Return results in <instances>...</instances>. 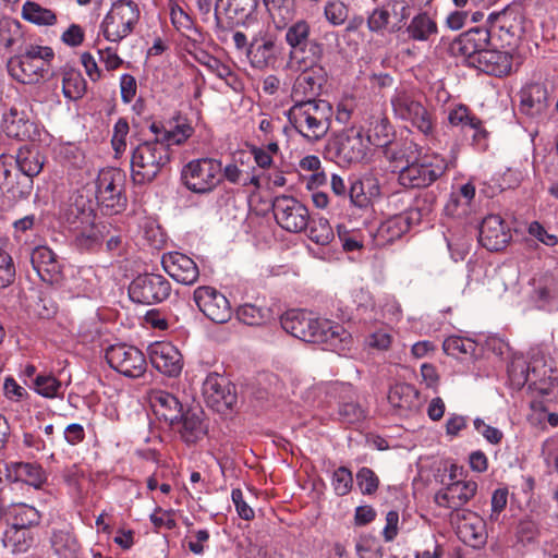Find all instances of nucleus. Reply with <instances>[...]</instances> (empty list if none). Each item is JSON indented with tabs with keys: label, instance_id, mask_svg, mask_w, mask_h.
Instances as JSON below:
<instances>
[{
	"label": "nucleus",
	"instance_id": "obj_1",
	"mask_svg": "<svg viewBox=\"0 0 558 558\" xmlns=\"http://www.w3.org/2000/svg\"><path fill=\"white\" fill-rule=\"evenodd\" d=\"M193 133L187 124H177L174 130L166 131L162 138L138 144L131 156V175L136 184L151 182L170 161V145L184 143Z\"/></svg>",
	"mask_w": 558,
	"mask_h": 558
},
{
	"label": "nucleus",
	"instance_id": "obj_2",
	"mask_svg": "<svg viewBox=\"0 0 558 558\" xmlns=\"http://www.w3.org/2000/svg\"><path fill=\"white\" fill-rule=\"evenodd\" d=\"M280 324L288 333L308 343L336 344L337 341L343 342L351 338L341 325L328 319H318L304 311L287 312L281 316Z\"/></svg>",
	"mask_w": 558,
	"mask_h": 558
},
{
	"label": "nucleus",
	"instance_id": "obj_3",
	"mask_svg": "<svg viewBox=\"0 0 558 558\" xmlns=\"http://www.w3.org/2000/svg\"><path fill=\"white\" fill-rule=\"evenodd\" d=\"M332 116L331 105L322 99L299 100L288 112L290 123L310 143L318 142L326 136L331 126Z\"/></svg>",
	"mask_w": 558,
	"mask_h": 558
},
{
	"label": "nucleus",
	"instance_id": "obj_4",
	"mask_svg": "<svg viewBox=\"0 0 558 558\" xmlns=\"http://www.w3.org/2000/svg\"><path fill=\"white\" fill-rule=\"evenodd\" d=\"M53 58L52 48L28 45L23 52L9 59L8 71L20 83L36 84L49 74Z\"/></svg>",
	"mask_w": 558,
	"mask_h": 558
},
{
	"label": "nucleus",
	"instance_id": "obj_5",
	"mask_svg": "<svg viewBox=\"0 0 558 558\" xmlns=\"http://www.w3.org/2000/svg\"><path fill=\"white\" fill-rule=\"evenodd\" d=\"M124 173L116 168L102 169L95 181V196L107 215H116L126 207Z\"/></svg>",
	"mask_w": 558,
	"mask_h": 558
},
{
	"label": "nucleus",
	"instance_id": "obj_6",
	"mask_svg": "<svg viewBox=\"0 0 558 558\" xmlns=\"http://www.w3.org/2000/svg\"><path fill=\"white\" fill-rule=\"evenodd\" d=\"M398 180L405 187H425L440 178L447 170L444 159L435 158L430 162H417L416 158L408 156L403 160L401 156L397 160Z\"/></svg>",
	"mask_w": 558,
	"mask_h": 558
},
{
	"label": "nucleus",
	"instance_id": "obj_7",
	"mask_svg": "<svg viewBox=\"0 0 558 558\" xmlns=\"http://www.w3.org/2000/svg\"><path fill=\"white\" fill-rule=\"evenodd\" d=\"M140 10L130 0L114 2L101 23L104 37L111 43H119L126 37L137 24Z\"/></svg>",
	"mask_w": 558,
	"mask_h": 558
},
{
	"label": "nucleus",
	"instance_id": "obj_8",
	"mask_svg": "<svg viewBox=\"0 0 558 558\" xmlns=\"http://www.w3.org/2000/svg\"><path fill=\"white\" fill-rule=\"evenodd\" d=\"M221 162L213 158H203L189 162L182 171L184 185L194 193H208L222 180Z\"/></svg>",
	"mask_w": 558,
	"mask_h": 558
},
{
	"label": "nucleus",
	"instance_id": "obj_9",
	"mask_svg": "<svg viewBox=\"0 0 558 558\" xmlns=\"http://www.w3.org/2000/svg\"><path fill=\"white\" fill-rule=\"evenodd\" d=\"M272 211L277 223L289 232H301L308 226L307 208L296 198L288 195L275 197Z\"/></svg>",
	"mask_w": 558,
	"mask_h": 558
},
{
	"label": "nucleus",
	"instance_id": "obj_10",
	"mask_svg": "<svg viewBox=\"0 0 558 558\" xmlns=\"http://www.w3.org/2000/svg\"><path fill=\"white\" fill-rule=\"evenodd\" d=\"M203 396L207 405L219 413L233 409L238 400L235 386L217 373L204 380Z\"/></svg>",
	"mask_w": 558,
	"mask_h": 558
},
{
	"label": "nucleus",
	"instance_id": "obj_11",
	"mask_svg": "<svg viewBox=\"0 0 558 558\" xmlns=\"http://www.w3.org/2000/svg\"><path fill=\"white\" fill-rule=\"evenodd\" d=\"M106 360L109 365L126 377L137 378L146 371L144 354L133 345L114 344L107 349Z\"/></svg>",
	"mask_w": 558,
	"mask_h": 558
},
{
	"label": "nucleus",
	"instance_id": "obj_12",
	"mask_svg": "<svg viewBox=\"0 0 558 558\" xmlns=\"http://www.w3.org/2000/svg\"><path fill=\"white\" fill-rule=\"evenodd\" d=\"M171 291L170 283L161 275L148 274L135 278L129 294L132 301L141 304H155L166 300Z\"/></svg>",
	"mask_w": 558,
	"mask_h": 558
},
{
	"label": "nucleus",
	"instance_id": "obj_13",
	"mask_svg": "<svg viewBox=\"0 0 558 558\" xmlns=\"http://www.w3.org/2000/svg\"><path fill=\"white\" fill-rule=\"evenodd\" d=\"M395 113L402 120L411 122L425 135L432 134L434 123L430 112L413 96L400 93L392 99Z\"/></svg>",
	"mask_w": 558,
	"mask_h": 558
},
{
	"label": "nucleus",
	"instance_id": "obj_14",
	"mask_svg": "<svg viewBox=\"0 0 558 558\" xmlns=\"http://www.w3.org/2000/svg\"><path fill=\"white\" fill-rule=\"evenodd\" d=\"M492 31L485 27L471 28L451 43L450 50L453 56L463 57L473 65L480 52L492 46Z\"/></svg>",
	"mask_w": 558,
	"mask_h": 558
},
{
	"label": "nucleus",
	"instance_id": "obj_15",
	"mask_svg": "<svg viewBox=\"0 0 558 558\" xmlns=\"http://www.w3.org/2000/svg\"><path fill=\"white\" fill-rule=\"evenodd\" d=\"M449 519L464 544L474 548L485 544V522L478 514L471 510L451 511Z\"/></svg>",
	"mask_w": 558,
	"mask_h": 558
},
{
	"label": "nucleus",
	"instance_id": "obj_16",
	"mask_svg": "<svg viewBox=\"0 0 558 558\" xmlns=\"http://www.w3.org/2000/svg\"><path fill=\"white\" fill-rule=\"evenodd\" d=\"M194 301L199 311L217 324L227 323L232 315L228 299L211 287H198L194 291Z\"/></svg>",
	"mask_w": 558,
	"mask_h": 558
},
{
	"label": "nucleus",
	"instance_id": "obj_17",
	"mask_svg": "<svg viewBox=\"0 0 558 558\" xmlns=\"http://www.w3.org/2000/svg\"><path fill=\"white\" fill-rule=\"evenodd\" d=\"M31 263L38 277L48 284H58L63 279L62 264L48 246L39 245L31 253Z\"/></svg>",
	"mask_w": 558,
	"mask_h": 558
},
{
	"label": "nucleus",
	"instance_id": "obj_18",
	"mask_svg": "<svg viewBox=\"0 0 558 558\" xmlns=\"http://www.w3.org/2000/svg\"><path fill=\"white\" fill-rule=\"evenodd\" d=\"M149 359L157 371L169 377L178 376L183 367L182 355L171 342L153 343L149 347Z\"/></svg>",
	"mask_w": 558,
	"mask_h": 558
},
{
	"label": "nucleus",
	"instance_id": "obj_19",
	"mask_svg": "<svg viewBox=\"0 0 558 558\" xmlns=\"http://www.w3.org/2000/svg\"><path fill=\"white\" fill-rule=\"evenodd\" d=\"M511 231L506 221L498 215L485 217L480 227V242L488 251H500L511 240Z\"/></svg>",
	"mask_w": 558,
	"mask_h": 558
},
{
	"label": "nucleus",
	"instance_id": "obj_20",
	"mask_svg": "<svg viewBox=\"0 0 558 558\" xmlns=\"http://www.w3.org/2000/svg\"><path fill=\"white\" fill-rule=\"evenodd\" d=\"M477 490L473 481H456L435 494L434 500L439 507L452 511H462V507L471 500Z\"/></svg>",
	"mask_w": 558,
	"mask_h": 558
},
{
	"label": "nucleus",
	"instance_id": "obj_21",
	"mask_svg": "<svg viewBox=\"0 0 558 558\" xmlns=\"http://www.w3.org/2000/svg\"><path fill=\"white\" fill-rule=\"evenodd\" d=\"M161 263L165 271L182 284H193L199 277V270L195 262L182 253L165 254Z\"/></svg>",
	"mask_w": 558,
	"mask_h": 558
},
{
	"label": "nucleus",
	"instance_id": "obj_22",
	"mask_svg": "<svg viewBox=\"0 0 558 558\" xmlns=\"http://www.w3.org/2000/svg\"><path fill=\"white\" fill-rule=\"evenodd\" d=\"M148 402L154 414L171 426L180 423L183 405L179 399L170 392L163 390H151L148 393Z\"/></svg>",
	"mask_w": 558,
	"mask_h": 558
},
{
	"label": "nucleus",
	"instance_id": "obj_23",
	"mask_svg": "<svg viewBox=\"0 0 558 558\" xmlns=\"http://www.w3.org/2000/svg\"><path fill=\"white\" fill-rule=\"evenodd\" d=\"M10 514L12 517V527L15 530L14 536L19 541V550H26L32 543L31 536L27 539L25 537L26 530L39 523L40 514L36 508L25 504L12 506Z\"/></svg>",
	"mask_w": 558,
	"mask_h": 558
},
{
	"label": "nucleus",
	"instance_id": "obj_24",
	"mask_svg": "<svg viewBox=\"0 0 558 558\" xmlns=\"http://www.w3.org/2000/svg\"><path fill=\"white\" fill-rule=\"evenodd\" d=\"M15 162L25 175L24 190L20 191V196H26L32 189V178L37 175L44 166V158L39 153L38 147L34 145H25L21 147L15 156Z\"/></svg>",
	"mask_w": 558,
	"mask_h": 558
},
{
	"label": "nucleus",
	"instance_id": "obj_25",
	"mask_svg": "<svg viewBox=\"0 0 558 558\" xmlns=\"http://www.w3.org/2000/svg\"><path fill=\"white\" fill-rule=\"evenodd\" d=\"M473 66L495 76H504L511 72L512 56L509 51H501L496 46L480 52Z\"/></svg>",
	"mask_w": 558,
	"mask_h": 558
},
{
	"label": "nucleus",
	"instance_id": "obj_26",
	"mask_svg": "<svg viewBox=\"0 0 558 558\" xmlns=\"http://www.w3.org/2000/svg\"><path fill=\"white\" fill-rule=\"evenodd\" d=\"M492 31V46L512 49L518 39V25L511 22V14L507 11L489 16Z\"/></svg>",
	"mask_w": 558,
	"mask_h": 558
},
{
	"label": "nucleus",
	"instance_id": "obj_27",
	"mask_svg": "<svg viewBox=\"0 0 558 558\" xmlns=\"http://www.w3.org/2000/svg\"><path fill=\"white\" fill-rule=\"evenodd\" d=\"M388 401L401 416L416 413L422 405L420 392L410 384H396L388 393Z\"/></svg>",
	"mask_w": 558,
	"mask_h": 558
},
{
	"label": "nucleus",
	"instance_id": "obj_28",
	"mask_svg": "<svg viewBox=\"0 0 558 558\" xmlns=\"http://www.w3.org/2000/svg\"><path fill=\"white\" fill-rule=\"evenodd\" d=\"M367 148L362 132L351 129L338 138L337 156L343 162H360L365 159Z\"/></svg>",
	"mask_w": 558,
	"mask_h": 558
},
{
	"label": "nucleus",
	"instance_id": "obj_29",
	"mask_svg": "<svg viewBox=\"0 0 558 558\" xmlns=\"http://www.w3.org/2000/svg\"><path fill=\"white\" fill-rule=\"evenodd\" d=\"M61 216L74 229H78L80 225H90L92 220L95 219L92 201L87 196L77 193L69 198Z\"/></svg>",
	"mask_w": 558,
	"mask_h": 558
},
{
	"label": "nucleus",
	"instance_id": "obj_30",
	"mask_svg": "<svg viewBox=\"0 0 558 558\" xmlns=\"http://www.w3.org/2000/svg\"><path fill=\"white\" fill-rule=\"evenodd\" d=\"M519 97V110L527 117H538L547 109L548 93L542 84L534 83L525 86L521 89Z\"/></svg>",
	"mask_w": 558,
	"mask_h": 558
},
{
	"label": "nucleus",
	"instance_id": "obj_31",
	"mask_svg": "<svg viewBox=\"0 0 558 558\" xmlns=\"http://www.w3.org/2000/svg\"><path fill=\"white\" fill-rule=\"evenodd\" d=\"M301 71L292 87V97L299 100L312 99L318 94L324 82L323 69L318 64L313 68L296 69Z\"/></svg>",
	"mask_w": 558,
	"mask_h": 558
},
{
	"label": "nucleus",
	"instance_id": "obj_32",
	"mask_svg": "<svg viewBox=\"0 0 558 558\" xmlns=\"http://www.w3.org/2000/svg\"><path fill=\"white\" fill-rule=\"evenodd\" d=\"M5 478L10 482H24L40 488L47 481L46 472L37 463L11 462L5 465Z\"/></svg>",
	"mask_w": 558,
	"mask_h": 558
},
{
	"label": "nucleus",
	"instance_id": "obj_33",
	"mask_svg": "<svg viewBox=\"0 0 558 558\" xmlns=\"http://www.w3.org/2000/svg\"><path fill=\"white\" fill-rule=\"evenodd\" d=\"M323 45L316 39H306L300 46L290 47L289 63L295 69L313 68L323 57Z\"/></svg>",
	"mask_w": 558,
	"mask_h": 558
},
{
	"label": "nucleus",
	"instance_id": "obj_34",
	"mask_svg": "<svg viewBox=\"0 0 558 558\" xmlns=\"http://www.w3.org/2000/svg\"><path fill=\"white\" fill-rule=\"evenodd\" d=\"M276 40L272 36L255 37L250 44L246 54L256 69H265L276 60Z\"/></svg>",
	"mask_w": 558,
	"mask_h": 558
},
{
	"label": "nucleus",
	"instance_id": "obj_35",
	"mask_svg": "<svg viewBox=\"0 0 558 558\" xmlns=\"http://www.w3.org/2000/svg\"><path fill=\"white\" fill-rule=\"evenodd\" d=\"M509 376L513 384L517 386H523L524 384H529L530 388H533L537 392L543 396H547L551 393L554 389V383H545L543 380L537 381L535 369L532 372L530 367L525 365V363H512L508 369Z\"/></svg>",
	"mask_w": 558,
	"mask_h": 558
},
{
	"label": "nucleus",
	"instance_id": "obj_36",
	"mask_svg": "<svg viewBox=\"0 0 558 558\" xmlns=\"http://www.w3.org/2000/svg\"><path fill=\"white\" fill-rule=\"evenodd\" d=\"M220 5L222 7L223 12L229 15V17H233L238 15H246L252 12L257 5V0H218L214 14L216 28L219 32H226L229 29V26H226L222 23L219 13Z\"/></svg>",
	"mask_w": 558,
	"mask_h": 558
},
{
	"label": "nucleus",
	"instance_id": "obj_37",
	"mask_svg": "<svg viewBox=\"0 0 558 558\" xmlns=\"http://www.w3.org/2000/svg\"><path fill=\"white\" fill-rule=\"evenodd\" d=\"M268 13L278 31L287 28L294 19L293 0H265Z\"/></svg>",
	"mask_w": 558,
	"mask_h": 558
},
{
	"label": "nucleus",
	"instance_id": "obj_38",
	"mask_svg": "<svg viewBox=\"0 0 558 558\" xmlns=\"http://www.w3.org/2000/svg\"><path fill=\"white\" fill-rule=\"evenodd\" d=\"M60 74L64 97L70 100L82 98L86 90V83L80 71L70 65H64L61 68Z\"/></svg>",
	"mask_w": 558,
	"mask_h": 558
},
{
	"label": "nucleus",
	"instance_id": "obj_39",
	"mask_svg": "<svg viewBox=\"0 0 558 558\" xmlns=\"http://www.w3.org/2000/svg\"><path fill=\"white\" fill-rule=\"evenodd\" d=\"M50 543L58 558H77L80 545L76 537L69 530L53 531Z\"/></svg>",
	"mask_w": 558,
	"mask_h": 558
},
{
	"label": "nucleus",
	"instance_id": "obj_40",
	"mask_svg": "<svg viewBox=\"0 0 558 558\" xmlns=\"http://www.w3.org/2000/svg\"><path fill=\"white\" fill-rule=\"evenodd\" d=\"M448 121L453 126L469 128L474 131L473 137L485 136L486 132L482 130V121L471 113L464 105H458L448 114Z\"/></svg>",
	"mask_w": 558,
	"mask_h": 558
},
{
	"label": "nucleus",
	"instance_id": "obj_41",
	"mask_svg": "<svg viewBox=\"0 0 558 558\" xmlns=\"http://www.w3.org/2000/svg\"><path fill=\"white\" fill-rule=\"evenodd\" d=\"M174 426L179 427V432L185 442H194L205 434V427L199 413L193 410H182L180 423L174 424Z\"/></svg>",
	"mask_w": 558,
	"mask_h": 558
},
{
	"label": "nucleus",
	"instance_id": "obj_42",
	"mask_svg": "<svg viewBox=\"0 0 558 558\" xmlns=\"http://www.w3.org/2000/svg\"><path fill=\"white\" fill-rule=\"evenodd\" d=\"M422 218L421 209L411 208L402 215L395 216L384 223L380 228L381 232L391 233L390 238H399L407 232L411 225L417 223Z\"/></svg>",
	"mask_w": 558,
	"mask_h": 558
},
{
	"label": "nucleus",
	"instance_id": "obj_43",
	"mask_svg": "<svg viewBox=\"0 0 558 558\" xmlns=\"http://www.w3.org/2000/svg\"><path fill=\"white\" fill-rule=\"evenodd\" d=\"M558 290V280L553 274H545L536 283L534 289V300L539 308L547 305L554 299Z\"/></svg>",
	"mask_w": 558,
	"mask_h": 558
},
{
	"label": "nucleus",
	"instance_id": "obj_44",
	"mask_svg": "<svg viewBox=\"0 0 558 558\" xmlns=\"http://www.w3.org/2000/svg\"><path fill=\"white\" fill-rule=\"evenodd\" d=\"M407 32L414 40H427L437 32V25L426 13H421L412 19Z\"/></svg>",
	"mask_w": 558,
	"mask_h": 558
},
{
	"label": "nucleus",
	"instance_id": "obj_45",
	"mask_svg": "<svg viewBox=\"0 0 558 558\" xmlns=\"http://www.w3.org/2000/svg\"><path fill=\"white\" fill-rule=\"evenodd\" d=\"M236 315L245 325L259 326L270 318V311L254 304H244L239 307Z\"/></svg>",
	"mask_w": 558,
	"mask_h": 558
},
{
	"label": "nucleus",
	"instance_id": "obj_46",
	"mask_svg": "<svg viewBox=\"0 0 558 558\" xmlns=\"http://www.w3.org/2000/svg\"><path fill=\"white\" fill-rule=\"evenodd\" d=\"M442 349L446 354L460 357V355H473L476 350V343L469 338L452 336L444 341Z\"/></svg>",
	"mask_w": 558,
	"mask_h": 558
},
{
	"label": "nucleus",
	"instance_id": "obj_47",
	"mask_svg": "<svg viewBox=\"0 0 558 558\" xmlns=\"http://www.w3.org/2000/svg\"><path fill=\"white\" fill-rule=\"evenodd\" d=\"M76 230L78 233L75 241L81 248L89 250L102 241V230L94 223V219L90 225H80Z\"/></svg>",
	"mask_w": 558,
	"mask_h": 558
},
{
	"label": "nucleus",
	"instance_id": "obj_48",
	"mask_svg": "<svg viewBox=\"0 0 558 558\" xmlns=\"http://www.w3.org/2000/svg\"><path fill=\"white\" fill-rule=\"evenodd\" d=\"M22 15L25 20L39 25H52L56 22V14L51 10L41 8L35 2H26L23 5Z\"/></svg>",
	"mask_w": 558,
	"mask_h": 558
},
{
	"label": "nucleus",
	"instance_id": "obj_49",
	"mask_svg": "<svg viewBox=\"0 0 558 558\" xmlns=\"http://www.w3.org/2000/svg\"><path fill=\"white\" fill-rule=\"evenodd\" d=\"M308 238L319 245L329 244L333 238V230L329 221L325 218L314 219L310 227Z\"/></svg>",
	"mask_w": 558,
	"mask_h": 558
},
{
	"label": "nucleus",
	"instance_id": "obj_50",
	"mask_svg": "<svg viewBox=\"0 0 558 558\" xmlns=\"http://www.w3.org/2000/svg\"><path fill=\"white\" fill-rule=\"evenodd\" d=\"M286 43L289 47L300 46L311 38V25L305 20H299L287 27Z\"/></svg>",
	"mask_w": 558,
	"mask_h": 558
},
{
	"label": "nucleus",
	"instance_id": "obj_51",
	"mask_svg": "<svg viewBox=\"0 0 558 558\" xmlns=\"http://www.w3.org/2000/svg\"><path fill=\"white\" fill-rule=\"evenodd\" d=\"M390 124L387 118H379L376 124L368 130L367 142L377 147H384L390 143Z\"/></svg>",
	"mask_w": 558,
	"mask_h": 558
},
{
	"label": "nucleus",
	"instance_id": "obj_52",
	"mask_svg": "<svg viewBox=\"0 0 558 558\" xmlns=\"http://www.w3.org/2000/svg\"><path fill=\"white\" fill-rule=\"evenodd\" d=\"M386 8L390 11L392 19L397 21L396 29H400L411 15L410 4L407 0H387L385 3Z\"/></svg>",
	"mask_w": 558,
	"mask_h": 558
},
{
	"label": "nucleus",
	"instance_id": "obj_53",
	"mask_svg": "<svg viewBox=\"0 0 558 558\" xmlns=\"http://www.w3.org/2000/svg\"><path fill=\"white\" fill-rule=\"evenodd\" d=\"M15 278V267L11 255L0 247V289H4L13 283Z\"/></svg>",
	"mask_w": 558,
	"mask_h": 558
},
{
	"label": "nucleus",
	"instance_id": "obj_54",
	"mask_svg": "<svg viewBox=\"0 0 558 558\" xmlns=\"http://www.w3.org/2000/svg\"><path fill=\"white\" fill-rule=\"evenodd\" d=\"M356 553L360 558H381L383 548L375 537L362 536L356 543Z\"/></svg>",
	"mask_w": 558,
	"mask_h": 558
},
{
	"label": "nucleus",
	"instance_id": "obj_55",
	"mask_svg": "<svg viewBox=\"0 0 558 558\" xmlns=\"http://www.w3.org/2000/svg\"><path fill=\"white\" fill-rule=\"evenodd\" d=\"M352 484L353 477L349 469L340 466L335 471L332 477V486L337 495H347L351 490Z\"/></svg>",
	"mask_w": 558,
	"mask_h": 558
},
{
	"label": "nucleus",
	"instance_id": "obj_56",
	"mask_svg": "<svg viewBox=\"0 0 558 558\" xmlns=\"http://www.w3.org/2000/svg\"><path fill=\"white\" fill-rule=\"evenodd\" d=\"M356 483L362 494L372 495L377 490L379 480L371 469L362 468L356 473Z\"/></svg>",
	"mask_w": 558,
	"mask_h": 558
},
{
	"label": "nucleus",
	"instance_id": "obj_57",
	"mask_svg": "<svg viewBox=\"0 0 558 558\" xmlns=\"http://www.w3.org/2000/svg\"><path fill=\"white\" fill-rule=\"evenodd\" d=\"M129 130V123L125 119L121 118L114 124L111 144L116 155H120L125 150Z\"/></svg>",
	"mask_w": 558,
	"mask_h": 558
},
{
	"label": "nucleus",
	"instance_id": "obj_58",
	"mask_svg": "<svg viewBox=\"0 0 558 558\" xmlns=\"http://www.w3.org/2000/svg\"><path fill=\"white\" fill-rule=\"evenodd\" d=\"M36 391L46 398H53L57 396L58 389L61 387L60 381L53 376L39 375L35 379Z\"/></svg>",
	"mask_w": 558,
	"mask_h": 558
},
{
	"label": "nucleus",
	"instance_id": "obj_59",
	"mask_svg": "<svg viewBox=\"0 0 558 558\" xmlns=\"http://www.w3.org/2000/svg\"><path fill=\"white\" fill-rule=\"evenodd\" d=\"M390 11L384 4L381 8L375 9L367 19V26L372 32L383 31L390 23Z\"/></svg>",
	"mask_w": 558,
	"mask_h": 558
},
{
	"label": "nucleus",
	"instance_id": "obj_60",
	"mask_svg": "<svg viewBox=\"0 0 558 558\" xmlns=\"http://www.w3.org/2000/svg\"><path fill=\"white\" fill-rule=\"evenodd\" d=\"M351 203L359 208H367L371 205V196L365 192L364 182L355 180L349 190Z\"/></svg>",
	"mask_w": 558,
	"mask_h": 558
},
{
	"label": "nucleus",
	"instance_id": "obj_61",
	"mask_svg": "<svg viewBox=\"0 0 558 558\" xmlns=\"http://www.w3.org/2000/svg\"><path fill=\"white\" fill-rule=\"evenodd\" d=\"M325 16L332 25H341L348 17V9L340 1L328 2L325 7Z\"/></svg>",
	"mask_w": 558,
	"mask_h": 558
},
{
	"label": "nucleus",
	"instance_id": "obj_62",
	"mask_svg": "<svg viewBox=\"0 0 558 558\" xmlns=\"http://www.w3.org/2000/svg\"><path fill=\"white\" fill-rule=\"evenodd\" d=\"M527 231L532 236L547 246H556L558 244V236L549 233L538 221L531 222Z\"/></svg>",
	"mask_w": 558,
	"mask_h": 558
},
{
	"label": "nucleus",
	"instance_id": "obj_63",
	"mask_svg": "<svg viewBox=\"0 0 558 558\" xmlns=\"http://www.w3.org/2000/svg\"><path fill=\"white\" fill-rule=\"evenodd\" d=\"M231 497L239 517L246 521L253 520L255 515L254 510L245 501L242 490L239 488L233 489Z\"/></svg>",
	"mask_w": 558,
	"mask_h": 558
},
{
	"label": "nucleus",
	"instance_id": "obj_64",
	"mask_svg": "<svg viewBox=\"0 0 558 558\" xmlns=\"http://www.w3.org/2000/svg\"><path fill=\"white\" fill-rule=\"evenodd\" d=\"M340 415L348 423H355L364 418V410L355 402H345L340 407Z\"/></svg>",
	"mask_w": 558,
	"mask_h": 558
}]
</instances>
